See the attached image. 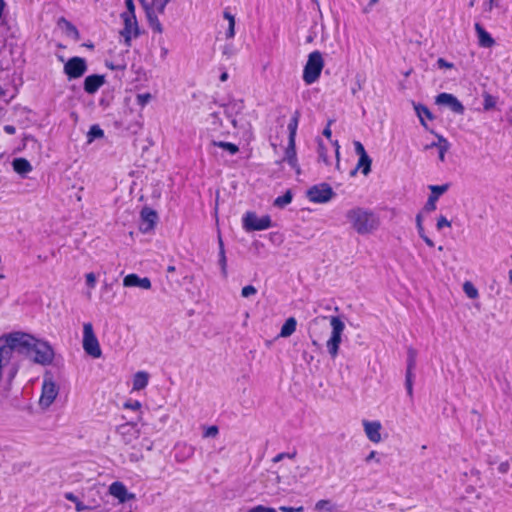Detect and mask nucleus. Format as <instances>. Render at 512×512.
<instances>
[{"mask_svg":"<svg viewBox=\"0 0 512 512\" xmlns=\"http://www.w3.org/2000/svg\"><path fill=\"white\" fill-rule=\"evenodd\" d=\"M327 320L328 317L326 316L314 318L309 325L310 336L312 337L316 333L318 327H325ZM329 322L332 328V332L330 338L326 343V346L328 353L334 359L338 355L339 346L342 341V334L345 329V324L338 316H331L329 318Z\"/></svg>","mask_w":512,"mask_h":512,"instance_id":"obj_1","label":"nucleus"},{"mask_svg":"<svg viewBox=\"0 0 512 512\" xmlns=\"http://www.w3.org/2000/svg\"><path fill=\"white\" fill-rule=\"evenodd\" d=\"M345 216L351 228L360 235L371 234L380 226L379 217L367 208L354 207L349 209Z\"/></svg>","mask_w":512,"mask_h":512,"instance_id":"obj_2","label":"nucleus"},{"mask_svg":"<svg viewBox=\"0 0 512 512\" xmlns=\"http://www.w3.org/2000/svg\"><path fill=\"white\" fill-rule=\"evenodd\" d=\"M35 339L33 336L22 332L10 333L0 337V351L9 360H11L14 352L32 356V346L35 343Z\"/></svg>","mask_w":512,"mask_h":512,"instance_id":"obj_3","label":"nucleus"},{"mask_svg":"<svg viewBox=\"0 0 512 512\" xmlns=\"http://www.w3.org/2000/svg\"><path fill=\"white\" fill-rule=\"evenodd\" d=\"M324 60L321 52L313 51L308 55L307 62L303 70V81L307 85L315 83L323 70Z\"/></svg>","mask_w":512,"mask_h":512,"instance_id":"obj_4","label":"nucleus"},{"mask_svg":"<svg viewBox=\"0 0 512 512\" xmlns=\"http://www.w3.org/2000/svg\"><path fill=\"white\" fill-rule=\"evenodd\" d=\"M82 346L85 353L92 358H100L102 350L99 341L94 333L93 325L90 322L83 324Z\"/></svg>","mask_w":512,"mask_h":512,"instance_id":"obj_5","label":"nucleus"},{"mask_svg":"<svg viewBox=\"0 0 512 512\" xmlns=\"http://www.w3.org/2000/svg\"><path fill=\"white\" fill-rule=\"evenodd\" d=\"M58 393L59 387L53 380V377L51 375H45L42 384L41 396L39 399V405L41 408H49L58 396Z\"/></svg>","mask_w":512,"mask_h":512,"instance_id":"obj_6","label":"nucleus"},{"mask_svg":"<svg viewBox=\"0 0 512 512\" xmlns=\"http://www.w3.org/2000/svg\"><path fill=\"white\" fill-rule=\"evenodd\" d=\"M32 354L30 356L33 361L41 365H49L54 359V350L48 342L35 339V343L32 346Z\"/></svg>","mask_w":512,"mask_h":512,"instance_id":"obj_7","label":"nucleus"},{"mask_svg":"<svg viewBox=\"0 0 512 512\" xmlns=\"http://www.w3.org/2000/svg\"><path fill=\"white\" fill-rule=\"evenodd\" d=\"M306 195L311 202L327 203L335 196V192L329 184L320 183L310 187Z\"/></svg>","mask_w":512,"mask_h":512,"instance_id":"obj_8","label":"nucleus"},{"mask_svg":"<svg viewBox=\"0 0 512 512\" xmlns=\"http://www.w3.org/2000/svg\"><path fill=\"white\" fill-rule=\"evenodd\" d=\"M272 225L269 216L259 218L254 212H247L243 217V228L246 231H261Z\"/></svg>","mask_w":512,"mask_h":512,"instance_id":"obj_9","label":"nucleus"},{"mask_svg":"<svg viewBox=\"0 0 512 512\" xmlns=\"http://www.w3.org/2000/svg\"><path fill=\"white\" fill-rule=\"evenodd\" d=\"M63 71L68 79H78L87 71L86 60L78 56L72 57L64 64Z\"/></svg>","mask_w":512,"mask_h":512,"instance_id":"obj_10","label":"nucleus"},{"mask_svg":"<svg viewBox=\"0 0 512 512\" xmlns=\"http://www.w3.org/2000/svg\"><path fill=\"white\" fill-rule=\"evenodd\" d=\"M416 359H417V351L409 347L407 350V369H406V379L405 386L407 390V394L412 397L413 396V370L416 367Z\"/></svg>","mask_w":512,"mask_h":512,"instance_id":"obj_11","label":"nucleus"},{"mask_svg":"<svg viewBox=\"0 0 512 512\" xmlns=\"http://www.w3.org/2000/svg\"><path fill=\"white\" fill-rule=\"evenodd\" d=\"M121 18L124 22V28L120 34L124 37L125 44L130 46L131 39L139 35L137 19L136 16H121Z\"/></svg>","mask_w":512,"mask_h":512,"instance_id":"obj_12","label":"nucleus"},{"mask_svg":"<svg viewBox=\"0 0 512 512\" xmlns=\"http://www.w3.org/2000/svg\"><path fill=\"white\" fill-rule=\"evenodd\" d=\"M117 433L121 436L125 444H131L139 438L140 430L136 423L127 422L117 427Z\"/></svg>","mask_w":512,"mask_h":512,"instance_id":"obj_13","label":"nucleus"},{"mask_svg":"<svg viewBox=\"0 0 512 512\" xmlns=\"http://www.w3.org/2000/svg\"><path fill=\"white\" fill-rule=\"evenodd\" d=\"M435 102L438 105H445L449 107L450 110L456 114L461 115L464 113L465 110L462 103L454 95L450 93H440L439 95H437Z\"/></svg>","mask_w":512,"mask_h":512,"instance_id":"obj_14","label":"nucleus"},{"mask_svg":"<svg viewBox=\"0 0 512 512\" xmlns=\"http://www.w3.org/2000/svg\"><path fill=\"white\" fill-rule=\"evenodd\" d=\"M222 114H224L233 125L234 128H240L238 121L236 119V116L242 112L244 109V103L241 100H233L230 101L228 104L224 105Z\"/></svg>","mask_w":512,"mask_h":512,"instance_id":"obj_15","label":"nucleus"},{"mask_svg":"<svg viewBox=\"0 0 512 512\" xmlns=\"http://www.w3.org/2000/svg\"><path fill=\"white\" fill-rule=\"evenodd\" d=\"M158 220L156 211L145 207L141 211V223L139 229L143 233H148L154 229V226Z\"/></svg>","mask_w":512,"mask_h":512,"instance_id":"obj_16","label":"nucleus"},{"mask_svg":"<svg viewBox=\"0 0 512 512\" xmlns=\"http://www.w3.org/2000/svg\"><path fill=\"white\" fill-rule=\"evenodd\" d=\"M429 189L431 191V194L428 197L424 209L428 212H431L436 209V202L438 198L449 189V184L430 185Z\"/></svg>","mask_w":512,"mask_h":512,"instance_id":"obj_17","label":"nucleus"},{"mask_svg":"<svg viewBox=\"0 0 512 512\" xmlns=\"http://www.w3.org/2000/svg\"><path fill=\"white\" fill-rule=\"evenodd\" d=\"M362 424L367 438L373 443H379L381 441V423L379 421L363 420Z\"/></svg>","mask_w":512,"mask_h":512,"instance_id":"obj_18","label":"nucleus"},{"mask_svg":"<svg viewBox=\"0 0 512 512\" xmlns=\"http://www.w3.org/2000/svg\"><path fill=\"white\" fill-rule=\"evenodd\" d=\"M109 493L117 498L120 503H125L128 500L134 499L135 495L129 493L125 485L121 482H113L109 487Z\"/></svg>","mask_w":512,"mask_h":512,"instance_id":"obj_19","label":"nucleus"},{"mask_svg":"<svg viewBox=\"0 0 512 512\" xmlns=\"http://www.w3.org/2000/svg\"><path fill=\"white\" fill-rule=\"evenodd\" d=\"M104 83L105 77L103 75H89L84 80V90L88 94H95Z\"/></svg>","mask_w":512,"mask_h":512,"instance_id":"obj_20","label":"nucleus"},{"mask_svg":"<svg viewBox=\"0 0 512 512\" xmlns=\"http://www.w3.org/2000/svg\"><path fill=\"white\" fill-rule=\"evenodd\" d=\"M123 285L125 287H139L145 290L151 288V281L149 278H140L137 274H128L123 279Z\"/></svg>","mask_w":512,"mask_h":512,"instance_id":"obj_21","label":"nucleus"},{"mask_svg":"<svg viewBox=\"0 0 512 512\" xmlns=\"http://www.w3.org/2000/svg\"><path fill=\"white\" fill-rule=\"evenodd\" d=\"M222 112L216 111L208 115L206 122L208 128L213 132H220L223 128V121L221 119Z\"/></svg>","mask_w":512,"mask_h":512,"instance_id":"obj_22","label":"nucleus"},{"mask_svg":"<svg viewBox=\"0 0 512 512\" xmlns=\"http://www.w3.org/2000/svg\"><path fill=\"white\" fill-rule=\"evenodd\" d=\"M475 30L481 47L488 48L494 44L493 38L479 23L475 24Z\"/></svg>","mask_w":512,"mask_h":512,"instance_id":"obj_23","label":"nucleus"},{"mask_svg":"<svg viewBox=\"0 0 512 512\" xmlns=\"http://www.w3.org/2000/svg\"><path fill=\"white\" fill-rule=\"evenodd\" d=\"M284 159L288 162V164L292 168L297 169V172H299V168L297 165V158H296L295 140H293V139L288 140V146L285 151Z\"/></svg>","mask_w":512,"mask_h":512,"instance_id":"obj_24","label":"nucleus"},{"mask_svg":"<svg viewBox=\"0 0 512 512\" xmlns=\"http://www.w3.org/2000/svg\"><path fill=\"white\" fill-rule=\"evenodd\" d=\"M13 169L18 174L24 176L27 173L32 171V166L28 160L25 158H16L13 160Z\"/></svg>","mask_w":512,"mask_h":512,"instance_id":"obj_25","label":"nucleus"},{"mask_svg":"<svg viewBox=\"0 0 512 512\" xmlns=\"http://www.w3.org/2000/svg\"><path fill=\"white\" fill-rule=\"evenodd\" d=\"M413 106H414V110L419 118V121L421 123V125L425 128H427V124L425 122V118H428L430 120L433 119V115L432 113L430 112V110L422 105V104H417V103H414L413 102Z\"/></svg>","mask_w":512,"mask_h":512,"instance_id":"obj_26","label":"nucleus"},{"mask_svg":"<svg viewBox=\"0 0 512 512\" xmlns=\"http://www.w3.org/2000/svg\"><path fill=\"white\" fill-rule=\"evenodd\" d=\"M148 380H149V375L147 372H144V371L137 372L133 378V390L139 391V390L144 389L148 384Z\"/></svg>","mask_w":512,"mask_h":512,"instance_id":"obj_27","label":"nucleus"},{"mask_svg":"<svg viewBox=\"0 0 512 512\" xmlns=\"http://www.w3.org/2000/svg\"><path fill=\"white\" fill-rule=\"evenodd\" d=\"M296 326V319L294 317H289L283 324L279 336L283 338L291 336L295 332Z\"/></svg>","mask_w":512,"mask_h":512,"instance_id":"obj_28","label":"nucleus"},{"mask_svg":"<svg viewBox=\"0 0 512 512\" xmlns=\"http://www.w3.org/2000/svg\"><path fill=\"white\" fill-rule=\"evenodd\" d=\"M372 160L369 155L359 156L356 169H361L364 175H368L371 171Z\"/></svg>","mask_w":512,"mask_h":512,"instance_id":"obj_29","label":"nucleus"},{"mask_svg":"<svg viewBox=\"0 0 512 512\" xmlns=\"http://www.w3.org/2000/svg\"><path fill=\"white\" fill-rule=\"evenodd\" d=\"M211 144L215 147L222 148L226 150L230 155H235L239 151V147L233 143L230 142H224V141H215L213 140Z\"/></svg>","mask_w":512,"mask_h":512,"instance_id":"obj_30","label":"nucleus"},{"mask_svg":"<svg viewBox=\"0 0 512 512\" xmlns=\"http://www.w3.org/2000/svg\"><path fill=\"white\" fill-rule=\"evenodd\" d=\"M300 118V112L295 111L292 118L290 119V122L288 124V131H289V139L295 140L297 127L299 123Z\"/></svg>","mask_w":512,"mask_h":512,"instance_id":"obj_31","label":"nucleus"},{"mask_svg":"<svg viewBox=\"0 0 512 512\" xmlns=\"http://www.w3.org/2000/svg\"><path fill=\"white\" fill-rule=\"evenodd\" d=\"M315 510L318 512H335L336 506L330 500H319L315 504Z\"/></svg>","mask_w":512,"mask_h":512,"instance_id":"obj_32","label":"nucleus"},{"mask_svg":"<svg viewBox=\"0 0 512 512\" xmlns=\"http://www.w3.org/2000/svg\"><path fill=\"white\" fill-rule=\"evenodd\" d=\"M146 16H147V19H148L149 24L152 27V29L158 33H162V25H161L157 15L155 14V11L154 10L148 11L146 13Z\"/></svg>","mask_w":512,"mask_h":512,"instance_id":"obj_33","label":"nucleus"},{"mask_svg":"<svg viewBox=\"0 0 512 512\" xmlns=\"http://www.w3.org/2000/svg\"><path fill=\"white\" fill-rule=\"evenodd\" d=\"M103 136V130L98 125H92L87 133V142L92 143L96 138H102Z\"/></svg>","mask_w":512,"mask_h":512,"instance_id":"obj_34","label":"nucleus"},{"mask_svg":"<svg viewBox=\"0 0 512 512\" xmlns=\"http://www.w3.org/2000/svg\"><path fill=\"white\" fill-rule=\"evenodd\" d=\"M292 201V193L290 190L286 191L284 195L277 197L274 200V205L279 208H283L290 204Z\"/></svg>","mask_w":512,"mask_h":512,"instance_id":"obj_35","label":"nucleus"},{"mask_svg":"<svg viewBox=\"0 0 512 512\" xmlns=\"http://www.w3.org/2000/svg\"><path fill=\"white\" fill-rule=\"evenodd\" d=\"M463 291L470 299H476L479 295L477 288L470 281H466L463 284Z\"/></svg>","mask_w":512,"mask_h":512,"instance_id":"obj_36","label":"nucleus"},{"mask_svg":"<svg viewBox=\"0 0 512 512\" xmlns=\"http://www.w3.org/2000/svg\"><path fill=\"white\" fill-rule=\"evenodd\" d=\"M65 498L73 503H75V508L77 511H83L88 509V506H86L83 502H81L77 496H75L73 493L68 492L65 494Z\"/></svg>","mask_w":512,"mask_h":512,"instance_id":"obj_37","label":"nucleus"},{"mask_svg":"<svg viewBox=\"0 0 512 512\" xmlns=\"http://www.w3.org/2000/svg\"><path fill=\"white\" fill-rule=\"evenodd\" d=\"M218 264L221 268V274H222L223 278H227L228 271H227V258H226L225 251H219Z\"/></svg>","mask_w":512,"mask_h":512,"instance_id":"obj_38","label":"nucleus"},{"mask_svg":"<svg viewBox=\"0 0 512 512\" xmlns=\"http://www.w3.org/2000/svg\"><path fill=\"white\" fill-rule=\"evenodd\" d=\"M318 158L320 161L324 162L325 164H329L327 150L324 147L323 142L321 140L318 143Z\"/></svg>","mask_w":512,"mask_h":512,"instance_id":"obj_39","label":"nucleus"},{"mask_svg":"<svg viewBox=\"0 0 512 512\" xmlns=\"http://www.w3.org/2000/svg\"><path fill=\"white\" fill-rule=\"evenodd\" d=\"M222 54L226 58H231L232 56H234L236 54V49L234 45L232 43L225 44L222 49Z\"/></svg>","mask_w":512,"mask_h":512,"instance_id":"obj_40","label":"nucleus"},{"mask_svg":"<svg viewBox=\"0 0 512 512\" xmlns=\"http://www.w3.org/2000/svg\"><path fill=\"white\" fill-rule=\"evenodd\" d=\"M257 293V289L253 285L244 286L241 290V296L248 298L254 296Z\"/></svg>","mask_w":512,"mask_h":512,"instance_id":"obj_41","label":"nucleus"},{"mask_svg":"<svg viewBox=\"0 0 512 512\" xmlns=\"http://www.w3.org/2000/svg\"><path fill=\"white\" fill-rule=\"evenodd\" d=\"M125 5L127 11L123 12L121 16H136L135 15V5L133 0H125Z\"/></svg>","mask_w":512,"mask_h":512,"instance_id":"obj_42","label":"nucleus"},{"mask_svg":"<svg viewBox=\"0 0 512 512\" xmlns=\"http://www.w3.org/2000/svg\"><path fill=\"white\" fill-rule=\"evenodd\" d=\"M170 0H152V5L156 11L159 13H163L166 5Z\"/></svg>","mask_w":512,"mask_h":512,"instance_id":"obj_43","label":"nucleus"},{"mask_svg":"<svg viewBox=\"0 0 512 512\" xmlns=\"http://www.w3.org/2000/svg\"><path fill=\"white\" fill-rule=\"evenodd\" d=\"M247 512H277L275 508L267 507L264 505H257L251 509H249Z\"/></svg>","mask_w":512,"mask_h":512,"instance_id":"obj_44","label":"nucleus"},{"mask_svg":"<svg viewBox=\"0 0 512 512\" xmlns=\"http://www.w3.org/2000/svg\"><path fill=\"white\" fill-rule=\"evenodd\" d=\"M151 100V94L150 93H143L137 95V103L140 106H145L149 101Z\"/></svg>","mask_w":512,"mask_h":512,"instance_id":"obj_45","label":"nucleus"},{"mask_svg":"<svg viewBox=\"0 0 512 512\" xmlns=\"http://www.w3.org/2000/svg\"><path fill=\"white\" fill-rule=\"evenodd\" d=\"M218 433H219L218 427L215 425H212V426H209L208 428H206L203 436L206 438L216 437L218 435Z\"/></svg>","mask_w":512,"mask_h":512,"instance_id":"obj_46","label":"nucleus"},{"mask_svg":"<svg viewBox=\"0 0 512 512\" xmlns=\"http://www.w3.org/2000/svg\"><path fill=\"white\" fill-rule=\"evenodd\" d=\"M436 227L438 230H442L444 227H451V222L445 216H440L437 219Z\"/></svg>","mask_w":512,"mask_h":512,"instance_id":"obj_47","label":"nucleus"},{"mask_svg":"<svg viewBox=\"0 0 512 512\" xmlns=\"http://www.w3.org/2000/svg\"><path fill=\"white\" fill-rule=\"evenodd\" d=\"M296 456V452L293 453H279L273 458L274 463H278L283 459L289 458L293 459Z\"/></svg>","mask_w":512,"mask_h":512,"instance_id":"obj_48","label":"nucleus"},{"mask_svg":"<svg viewBox=\"0 0 512 512\" xmlns=\"http://www.w3.org/2000/svg\"><path fill=\"white\" fill-rule=\"evenodd\" d=\"M141 406H142L141 403L137 400L128 401L124 404V408L131 409L134 411L140 410Z\"/></svg>","mask_w":512,"mask_h":512,"instance_id":"obj_49","label":"nucleus"},{"mask_svg":"<svg viewBox=\"0 0 512 512\" xmlns=\"http://www.w3.org/2000/svg\"><path fill=\"white\" fill-rule=\"evenodd\" d=\"M354 148L358 156L367 155V152L360 141H354Z\"/></svg>","mask_w":512,"mask_h":512,"instance_id":"obj_50","label":"nucleus"},{"mask_svg":"<svg viewBox=\"0 0 512 512\" xmlns=\"http://www.w3.org/2000/svg\"><path fill=\"white\" fill-rule=\"evenodd\" d=\"M235 36V20L231 19V23L228 24V29L226 31V38L232 39Z\"/></svg>","mask_w":512,"mask_h":512,"instance_id":"obj_51","label":"nucleus"},{"mask_svg":"<svg viewBox=\"0 0 512 512\" xmlns=\"http://www.w3.org/2000/svg\"><path fill=\"white\" fill-rule=\"evenodd\" d=\"M86 284L90 287V288H94L95 287V284H96V276L94 273H88L86 274Z\"/></svg>","mask_w":512,"mask_h":512,"instance_id":"obj_52","label":"nucleus"},{"mask_svg":"<svg viewBox=\"0 0 512 512\" xmlns=\"http://www.w3.org/2000/svg\"><path fill=\"white\" fill-rule=\"evenodd\" d=\"M437 148H438V158L441 162H444L445 155H446L447 151L450 149V146H442V147H437Z\"/></svg>","mask_w":512,"mask_h":512,"instance_id":"obj_53","label":"nucleus"},{"mask_svg":"<svg viewBox=\"0 0 512 512\" xmlns=\"http://www.w3.org/2000/svg\"><path fill=\"white\" fill-rule=\"evenodd\" d=\"M437 65L439 68H447V69H451L454 67L453 63L447 62L444 58H439L437 60Z\"/></svg>","mask_w":512,"mask_h":512,"instance_id":"obj_54","label":"nucleus"},{"mask_svg":"<svg viewBox=\"0 0 512 512\" xmlns=\"http://www.w3.org/2000/svg\"><path fill=\"white\" fill-rule=\"evenodd\" d=\"M416 225H417V230H418V233H419V236H422L424 235V228H423V225H422V216L421 214H418L416 216Z\"/></svg>","mask_w":512,"mask_h":512,"instance_id":"obj_55","label":"nucleus"},{"mask_svg":"<svg viewBox=\"0 0 512 512\" xmlns=\"http://www.w3.org/2000/svg\"><path fill=\"white\" fill-rule=\"evenodd\" d=\"M279 510L282 512H303V507L299 506L297 508L294 507H288V506H281L279 507Z\"/></svg>","mask_w":512,"mask_h":512,"instance_id":"obj_56","label":"nucleus"},{"mask_svg":"<svg viewBox=\"0 0 512 512\" xmlns=\"http://www.w3.org/2000/svg\"><path fill=\"white\" fill-rule=\"evenodd\" d=\"M436 137H437V147H442V146H450V143L448 142V140L446 138H444L442 135H439V134H436Z\"/></svg>","mask_w":512,"mask_h":512,"instance_id":"obj_57","label":"nucleus"},{"mask_svg":"<svg viewBox=\"0 0 512 512\" xmlns=\"http://www.w3.org/2000/svg\"><path fill=\"white\" fill-rule=\"evenodd\" d=\"M372 460H375L377 463L380 462V459L377 458V452L376 451H371L367 457L365 458V462L369 463L370 461Z\"/></svg>","mask_w":512,"mask_h":512,"instance_id":"obj_58","label":"nucleus"},{"mask_svg":"<svg viewBox=\"0 0 512 512\" xmlns=\"http://www.w3.org/2000/svg\"><path fill=\"white\" fill-rule=\"evenodd\" d=\"M139 2L141 3L142 7L144 8L145 12L147 13L148 11H152V10H155V8L153 7V5L149 4L146 0H139Z\"/></svg>","mask_w":512,"mask_h":512,"instance_id":"obj_59","label":"nucleus"},{"mask_svg":"<svg viewBox=\"0 0 512 512\" xmlns=\"http://www.w3.org/2000/svg\"><path fill=\"white\" fill-rule=\"evenodd\" d=\"M4 131L9 135H13L16 132V128L13 125H5Z\"/></svg>","mask_w":512,"mask_h":512,"instance_id":"obj_60","label":"nucleus"},{"mask_svg":"<svg viewBox=\"0 0 512 512\" xmlns=\"http://www.w3.org/2000/svg\"><path fill=\"white\" fill-rule=\"evenodd\" d=\"M509 470V463L508 462H505V463H501L499 465V471L502 472V473H507Z\"/></svg>","mask_w":512,"mask_h":512,"instance_id":"obj_61","label":"nucleus"},{"mask_svg":"<svg viewBox=\"0 0 512 512\" xmlns=\"http://www.w3.org/2000/svg\"><path fill=\"white\" fill-rule=\"evenodd\" d=\"M424 241L425 243L429 246V247H433L434 246V242L429 238L427 237L425 234L420 236Z\"/></svg>","mask_w":512,"mask_h":512,"instance_id":"obj_62","label":"nucleus"},{"mask_svg":"<svg viewBox=\"0 0 512 512\" xmlns=\"http://www.w3.org/2000/svg\"><path fill=\"white\" fill-rule=\"evenodd\" d=\"M331 124V121H329V124ZM323 135L327 138H330L331 137V129L329 128V126H327L324 130H323Z\"/></svg>","mask_w":512,"mask_h":512,"instance_id":"obj_63","label":"nucleus"},{"mask_svg":"<svg viewBox=\"0 0 512 512\" xmlns=\"http://www.w3.org/2000/svg\"><path fill=\"white\" fill-rule=\"evenodd\" d=\"M224 18L228 20V24L231 23V19L235 20L234 16L228 11H224Z\"/></svg>","mask_w":512,"mask_h":512,"instance_id":"obj_64","label":"nucleus"}]
</instances>
